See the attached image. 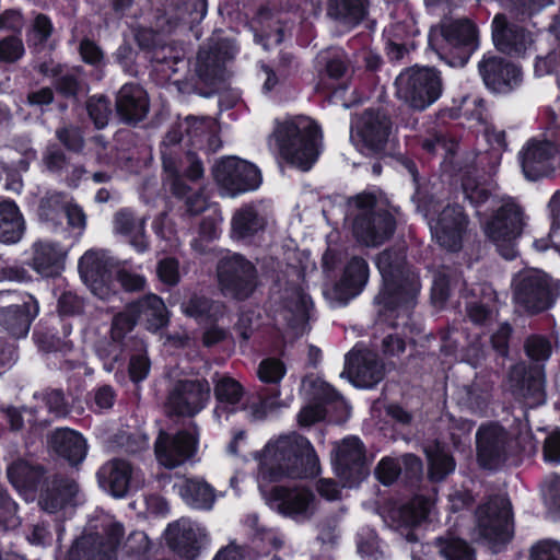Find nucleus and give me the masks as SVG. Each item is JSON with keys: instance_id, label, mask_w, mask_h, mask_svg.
I'll return each mask as SVG.
<instances>
[{"instance_id": "4be33fe9", "label": "nucleus", "mask_w": 560, "mask_h": 560, "mask_svg": "<svg viewBox=\"0 0 560 560\" xmlns=\"http://www.w3.org/2000/svg\"><path fill=\"white\" fill-rule=\"evenodd\" d=\"M369 279V265L361 257H352L346 265L342 279L328 289L327 299L337 305H345L357 296Z\"/></svg>"}, {"instance_id": "72a5a7b5", "label": "nucleus", "mask_w": 560, "mask_h": 560, "mask_svg": "<svg viewBox=\"0 0 560 560\" xmlns=\"http://www.w3.org/2000/svg\"><path fill=\"white\" fill-rule=\"evenodd\" d=\"M49 445L71 464L82 462L86 455V443L83 436L67 428L54 431L49 439Z\"/></svg>"}, {"instance_id": "69168bd1", "label": "nucleus", "mask_w": 560, "mask_h": 560, "mask_svg": "<svg viewBox=\"0 0 560 560\" xmlns=\"http://www.w3.org/2000/svg\"><path fill=\"white\" fill-rule=\"evenodd\" d=\"M58 140L71 151H80L83 148L84 140L81 131L77 127L65 126L56 131Z\"/></svg>"}, {"instance_id": "b1692460", "label": "nucleus", "mask_w": 560, "mask_h": 560, "mask_svg": "<svg viewBox=\"0 0 560 560\" xmlns=\"http://www.w3.org/2000/svg\"><path fill=\"white\" fill-rule=\"evenodd\" d=\"M268 220L269 213L262 202L244 205L231 219L232 236L240 241H250L266 230Z\"/></svg>"}, {"instance_id": "5fc2aeb1", "label": "nucleus", "mask_w": 560, "mask_h": 560, "mask_svg": "<svg viewBox=\"0 0 560 560\" xmlns=\"http://www.w3.org/2000/svg\"><path fill=\"white\" fill-rule=\"evenodd\" d=\"M524 349L527 357L536 362L547 361L552 352L550 341L539 335L529 336L524 343Z\"/></svg>"}, {"instance_id": "09e8293b", "label": "nucleus", "mask_w": 560, "mask_h": 560, "mask_svg": "<svg viewBox=\"0 0 560 560\" xmlns=\"http://www.w3.org/2000/svg\"><path fill=\"white\" fill-rule=\"evenodd\" d=\"M436 546L445 560H476L475 550L462 538H436Z\"/></svg>"}, {"instance_id": "f8f14e48", "label": "nucleus", "mask_w": 560, "mask_h": 560, "mask_svg": "<svg viewBox=\"0 0 560 560\" xmlns=\"http://www.w3.org/2000/svg\"><path fill=\"white\" fill-rule=\"evenodd\" d=\"M214 178L226 196L256 190L262 182L259 168L250 162L230 156L214 168Z\"/></svg>"}, {"instance_id": "bf43d9fd", "label": "nucleus", "mask_w": 560, "mask_h": 560, "mask_svg": "<svg viewBox=\"0 0 560 560\" xmlns=\"http://www.w3.org/2000/svg\"><path fill=\"white\" fill-rule=\"evenodd\" d=\"M57 91L66 97H75L82 90V79L80 70H71L59 74L56 83Z\"/></svg>"}, {"instance_id": "39448f33", "label": "nucleus", "mask_w": 560, "mask_h": 560, "mask_svg": "<svg viewBox=\"0 0 560 560\" xmlns=\"http://www.w3.org/2000/svg\"><path fill=\"white\" fill-rule=\"evenodd\" d=\"M353 234L366 246L384 243L394 232V220L372 194H360L350 201Z\"/></svg>"}, {"instance_id": "864d4df0", "label": "nucleus", "mask_w": 560, "mask_h": 560, "mask_svg": "<svg viewBox=\"0 0 560 560\" xmlns=\"http://www.w3.org/2000/svg\"><path fill=\"white\" fill-rule=\"evenodd\" d=\"M88 112L96 128H104L112 115L110 103L105 96H92L88 101Z\"/></svg>"}, {"instance_id": "6e6d98bb", "label": "nucleus", "mask_w": 560, "mask_h": 560, "mask_svg": "<svg viewBox=\"0 0 560 560\" xmlns=\"http://www.w3.org/2000/svg\"><path fill=\"white\" fill-rule=\"evenodd\" d=\"M138 323L136 313L131 311V304L118 313L112 324V338L116 341L121 340Z\"/></svg>"}, {"instance_id": "9d476101", "label": "nucleus", "mask_w": 560, "mask_h": 560, "mask_svg": "<svg viewBox=\"0 0 560 560\" xmlns=\"http://www.w3.org/2000/svg\"><path fill=\"white\" fill-rule=\"evenodd\" d=\"M221 292L236 300L248 299L258 285V272L254 264L238 254L224 257L218 265Z\"/></svg>"}, {"instance_id": "a19ab883", "label": "nucleus", "mask_w": 560, "mask_h": 560, "mask_svg": "<svg viewBox=\"0 0 560 560\" xmlns=\"http://www.w3.org/2000/svg\"><path fill=\"white\" fill-rule=\"evenodd\" d=\"M182 312L198 320H215L224 314V305L205 295L194 293L180 305Z\"/></svg>"}, {"instance_id": "de8ad7c7", "label": "nucleus", "mask_w": 560, "mask_h": 560, "mask_svg": "<svg viewBox=\"0 0 560 560\" xmlns=\"http://www.w3.org/2000/svg\"><path fill=\"white\" fill-rule=\"evenodd\" d=\"M478 529L480 542L488 547L491 552L499 553L506 549V546L514 537V527H474Z\"/></svg>"}, {"instance_id": "a211bd4d", "label": "nucleus", "mask_w": 560, "mask_h": 560, "mask_svg": "<svg viewBox=\"0 0 560 560\" xmlns=\"http://www.w3.org/2000/svg\"><path fill=\"white\" fill-rule=\"evenodd\" d=\"M98 482L115 498L125 497L130 490L144 486V476L124 459H112L98 472Z\"/></svg>"}, {"instance_id": "2f4dec72", "label": "nucleus", "mask_w": 560, "mask_h": 560, "mask_svg": "<svg viewBox=\"0 0 560 560\" xmlns=\"http://www.w3.org/2000/svg\"><path fill=\"white\" fill-rule=\"evenodd\" d=\"M131 304L138 322L151 331H158L168 324V311L164 301L156 294H147Z\"/></svg>"}, {"instance_id": "3c124183", "label": "nucleus", "mask_w": 560, "mask_h": 560, "mask_svg": "<svg viewBox=\"0 0 560 560\" xmlns=\"http://www.w3.org/2000/svg\"><path fill=\"white\" fill-rule=\"evenodd\" d=\"M488 398V389L477 383L464 386L458 394L459 402L472 411H481L487 405Z\"/></svg>"}, {"instance_id": "0e129e2a", "label": "nucleus", "mask_w": 560, "mask_h": 560, "mask_svg": "<svg viewBox=\"0 0 560 560\" xmlns=\"http://www.w3.org/2000/svg\"><path fill=\"white\" fill-rule=\"evenodd\" d=\"M116 280L120 283L124 290L129 292L141 291L147 284L144 276L126 268L117 270Z\"/></svg>"}, {"instance_id": "052dcab7", "label": "nucleus", "mask_w": 560, "mask_h": 560, "mask_svg": "<svg viewBox=\"0 0 560 560\" xmlns=\"http://www.w3.org/2000/svg\"><path fill=\"white\" fill-rule=\"evenodd\" d=\"M156 276L166 285H176L180 280L179 262L173 257L161 259L156 265Z\"/></svg>"}, {"instance_id": "4468645a", "label": "nucleus", "mask_w": 560, "mask_h": 560, "mask_svg": "<svg viewBox=\"0 0 560 560\" xmlns=\"http://www.w3.org/2000/svg\"><path fill=\"white\" fill-rule=\"evenodd\" d=\"M165 545L178 560H198L211 546L207 527H165Z\"/></svg>"}, {"instance_id": "6ab92c4d", "label": "nucleus", "mask_w": 560, "mask_h": 560, "mask_svg": "<svg viewBox=\"0 0 560 560\" xmlns=\"http://www.w3.org/2000/svg\"><path fill=\"white\" fill-rule=\"evenodd\" d=\"M197 442L194 432L180 431L171 435L161 431L154 444L156 459L166 468L178 467L195 454Z\"/></svg>"}, {"instance_id": "37998d69", "label": "nucleus", "mask_w": 560, "mask_h": 560, "mask_svg": "<svg viewBox=\"0 0 560 560\" xmlns=\"http://www.w3.org/2000/svg\"><path fill=\"white\" fill-rule=\"evenodd\" d=\"M63 255L60 248L50 243L37 242L34 244L33 267L45 277L57 273Z\"/></svg>"}, {"instance_id": "49530a36", "label": "nucleus", "mask_w": 560, "mask_h": 560, "mask_svg": "<svg viewBox=\"0 0 560 560\" xmlns=\"http://www.w3.org/2000/svg\"><path fill=\"white\" fill-rule=\"evenodd\" d=\"M424 452L429 460L430 476L433 480H442L454 470L453 458L439 443L427 445Z\"/></svg>"}, {"instance_id": "13d9d810", "label": "nucleus", "mask_w": 560, "mask_h": 560, "mask_svg": "<svg viewBox=\"0 0 560 560\" xmlns=\"http://www.w3.org/2000/svg\"><path fill=\"white\" fill-rule=\"evenodd\" d=\"M257 374L264 383L278 384L285 374V366L280 360L268 358L259 363Z\"/></svg>"}, {"instance_id": "603ef678", "label": "nucleus", "mask_w": 560, "mask_h": 560, "mask_svg": "<svg viewBox=\"0 0 560 560\" xmlns=\"http://www.w3.org/2000/svg\"><path fill=\"white\" fill-rule=\"evenodd\" d=\"M25 54V46L21 37L15 35L7 36L0 39V61L4 63H15Z\"/></svg>"}, {"instance_id": "58836bf2", "label": "nucleus", "mask_w": 560, "mask_h": 560, "mask_svg": "<svg viewBox=\"0 0 560 560\" xmlns=\"http://www.w3.org/2000/svg\"><path fill=\"white\" fill-rule=\"evenodd\" d=\"M479 525H509L513 522L510 501L504 497L491 498L476 512Z\"/></svg>"}, {"instance_id": "ddd939ff", "label": "nucleus", "mask_w": 560, "mask_h": 560, "mask_svg": "<svg viewBox=\"0 0 560 560\" xmlns=\"http://www.w3.org/2000/svg\"><path fill=\"white\" fill-rule=\"evenodd\" d=\"M209 397L210 386L206 380H180L170 392L166 408L171 413L192 417L205 408Z\"/></svg>"}, {"instance_id": "473e14b6", "label": "nucleus", "mask_w": 560, "mask_h": 560, "mask_svg": "<svg viewBox=\"0 0 560 560\" xmlns=\"http://www.w3.org/2000/svg\"><path fill=\"white\" fill-rule=\"evenodd\" d=\"M282 316L288 324L296 330V334H304L307 329L312 302L307 294L299 288L285 291Z\"/></svg>"}, {"instance_id": "7ed1b4c3", "label": "nucleus", "mask_w": 560, "mask_h": 560, "mask_svg": "<svg viewBox=\"0 0 560 560\" xmlns=\"http://www.w3.org/2000/svg\"><path fill=\"white\" fill-rule=\"evenodd\" d=\"M77 538L68 553V560H117V551L122 546L128 556L144 558L153 542L145 532L132 530L125 539V527H102L104 532H86Z\"/></svg>"}, {"instance_id": "e2e57ef3", "label": "nucleus", "mask_w": 560, "mask_h": 560, "mask_svg": "<svg viewBox=\"0 0 560 560\" xmlns=\"http://www.w3.org/2000/svg\"><path fill=\"white\" fill-rule=\"evenodd\" d=\"M164 170L166 172L165 180L172 192L177 197H185L188 191V187L179 177V171L175 161L166 159V153H164Z\"/></svg>"}, {"instance_id": "4c0bfd02", "label": "nucleus", "mask_w": 560, "mask_h": 560, "mask_svg": "<svg viewBox=\"0 0 560 560\" xmlns=\"http://www.w3.org/2000/svg\"><path fill=\"white\" fill-rule=\"evenodd\" d=\"M114 230L117 234L128 237L129 243L137 252L143 253L148 249L143 218H138L128 210H121L115 215Z\"/></svg>"}, {"instance_id": "f03ea898", "label": "nucleus", "mask_w": 560, "mask_h": 560, "mask_svg": "<svg viewBox=\"0 0 560 560\" xmlns=\"http://www.w3.org/2000/svg\"><path fill=\"white\" fill-rule=\"evenodd\" d=\"M405 258L402 249L384 250L377 256L376 266L384 284L383 290L375 298L376 303L383 305L378 323L392 318L395 311L408 318L419 293V278L406 266Z\"/></svg>"}, {"instance_id": "9b49d317", "label": "nucleus", "mask_w": 560, "mask_h": 560, "mask_svg": "<svg viewBox=\"0 0 560 560\" xmlns=\"http://www.w3.org/2000/svg\"><path fill=\"white\" fill-rule=\"evenodd\" d=\"M440 39L444 43L441 45V49L456 50L455 63L464 66L478 47V31L469 20H445L439 28H434L430 33L432 46L439 45Z\"/></svg>"}, {"instance_id": "0eeeda50", "label": "nucleus", "mask_w": 560, "mask_h": 560, "mask_svg": "<svg viewBox=\"0 0 560 560\" xmlns=\"http://www.w3.org/2000/svg\"><path fill=\"white\" fill-rule=\"evenodd\" d=\"M396 94L405 104L417 110L431 106L442 94V81L431 68L412 67L396 78Z\"/></svg>"}, {"instance_id": "a878e982", "label": "nucleus", "mask_w": 560, "mask_h": 560, "mask_svg": "<svg viewBox=\"0 0 560 560\" xmlns=\"http://www.w3.org/2000/svg\"><path fill=\"white\" fill-rule=\"evenodd\" d=\"M390 126V120L384 113L365 110L357 126L364 148L371 153L382 152L388 141Z\"/></svg>"}, {"instance_id": "6e6552de", "label": "nucleus", "mask_w": 560, "mask_h": 560, "mask_svg": "<svg viewBox=\"0 0 560 560\" xmlns=\"http://www.w3.org/2000/svg\"><path fill=\"white\" fill-rule=\"evenodd\" d=\"M331 464L343 487H357L370 472L366 448L357 436H348L335 443Z\"/></svg>"}, {"instance_id": "bb28decb", "label": "nucleus", "mask_w": 560, "mask_h": 560, "mask_svg": "<svg viewBox=\"0 0 560 560\" xmlns=\"http://www.w3.org/2000/svg\"><path fill=\"white\" fill-rule=\"evenodd\" d=\"M492 38L497 48L506 54L522 55L532 45L529 33L508 22L505 15L497 14L492 22Z\"/></svg>"}, {"instance_id": "cd10ccee", "label": "nucleus", "mask_w": 560, "mask_h": 560, "mask_svg": "<svg viewBox=\"0 0 560 560\" xmlns=\"http://www.w3.org/2000/svg\"><path fill=\"white\" fill-rule=\"evenodd\" d=\"M116 112L127 124L141 121L149 112L147 92L138 84H124L116 96Z\"/></svg>"}, {"instance_id": "f257e3e1", "label": "nucleus", "mask_w": 560, "mask_h": 560, "mask_svg": "<svg viewBox=\"0 0 560 560\" xmlns=\"http://www.w3.org/2000/svg\"><path fill=\"white\" fill-rule=\"evenodd\" d=\"M319 472V459L301 435L281 436L261 452L257 482L266 504L293 521L310 518L316 511L315 494L306 487L275 485L285 479L311 478Z\"/></svg>"}, {"instance_id": "c756f323", "label": "nucleus", "mask_w": 560, "mask_h": 560, "mask_svg": "<svg viewBox=\"0 0 560 560\" xmlns=\"http://www.w3.org/2000/svg\"><path fill=\"white\" fill-rule=\"evenodd\" d=\"M186 145L194 149L215 151L220 148L218 126L212 118L187 117L183 121Z\"/></svg>"}, {"instance_id": "1a4fd4ad", "label": "nucleus", "mask_w": 560, "mask_h": 560, "mask_svg": "<svg viewBox=\"0 0 560 560\" xmlns=\"http://www.w3.org/2000/svg\"><path fill=\"white\" fill-rule=\"evenodd\" d=\"M514 303L527 313H539L553 302L549 277L536 268L517 272L512 281Z\"/></svg>"}, {"instance_id": "c03bdc74", "label": "nucleus", "mask_w": 560, "mask_h": 560, "mask_svg": "<svg viewBox=\"0 0 560 560\" xmlns=\"http://www.w3.org/2000/svg\"><path fill=\"white\" fill-rule=\"evenodd\" d=\"M479 301L467 304V316L476 325H488L495 319L498 312L497 295L491 288H486Z\"/></svg>"}, {"instance_id": "393cba45", "label": "nucleus", "mask_w": 560, "mask_h": 560, "mask_svg": "<svg viewBox=\"0 0 560 560\" xmlns=\"http://www.w3.org/2000/svg\"><path fill=\"white\" fill-rule=\"evenodd\" d=\"M479 72L485 84L498 93H508L521 82V71L500 57L485 56L479 62Z\"/></svg>"}, {"instance_id": "aec40b11", "label": "nucleus", "mask_w": 560, "mask_h": 560, "mask_svg": "<svg viewBox=\"0 0 560 560\" xmlns=\"http://www.w3.org/2000/svg\"><path fill=\"white\" fill-rule=\"evenodd\" d=\"M508 431L498 423L481 425L476 433L477 457L485 468H493L508 455L511 444Z\"/></svg>"}, {"instance_id": "f704fd0d", "label": "nucleus", "mask_w": 560, "mask_h": 560, "mask_svg": "<svg viewBox=\"0 0 560 560\" xmlns=\"http://www.w3.org/2000/svg\"><path fill=\"white\" fill-rule=\"evenodd\" d=\"M7 475L19 492L23 493L26 499H33L34 491L40 482L44 471L39 465L19 459L8 467Z\"/></svg>"}, {"instance_id": "c85d7f7f", "label": "nucleus", "mask_w": 560, "mask_h": 560, "mask_svg": "<svg viewBox=\"0 0 560 560\" xmlns=\"http://www.w3.org/2000/svg\"><path fill=\"white\" fill-rule=\"evenodd\" d=\"M434 502L424 497L418 495L409 502L394 506L389 511L392 522L401 525H420L422 523L438 522Z\"/></svg>"}, {"instance_id": "2eb2a0df", "label": "nucleus", "mask_w": 560, "mask_h": 560, "mask_svg": "<svg viewBox=\"0 0 560 560\" xmlns=\"http://www.w3.org/2000/svg\"><path fill=\"white\" fill-rule=\"evenodd\" d=\"M19 303L20 296L10 290L0 291V325L13 337H25L38 307L32 298Z\"/></svg>"}, {"instance_id": "ea45409f", "label": "nucleus", "mask_w": 560, "mask_h": 560, "mask_svg": "<svg viewBox=\"0 0 560 560\" xmlns=\"http://www.w3.org/2000/svg\"><path fill=\"white\" fill-rule=\"evenodd\" d=\"M184 501L195 509L210 510L214 503L215 494L213 488L199 479H187L178 490Z\"/></svg>"}, {"instance_id": "338daca9", "label": "nucleus", "mask_w": 560, "mask_h": 560, "mask_svg": "<svg viewBox=\"0 0 560 560\" xmlns=\"http://www.w3.org/2000/svg\"><path fill=\"white\" fill-rule=\"evenodd\" d=\"M375 474L383 485L388 486L399 476L400 466L396 459L386 457L378 463Z\"/></svg>"}, {"instance_id": "412c9836", "label": "nucleus", "mask_w": 560, "mask_h": 560, "mask_svg": "<svg viewBox=\"0 0 560 560\" xmlns=\"http://www.w3.org/2000/svg\"><path fill=\"white\" fill-rule=\"evenodd\" d=\"M557 153V147L550 141H528L518 154L525 177L537 180L551 174Z\"/></svg>"}, {"instance_id": "dca6fc26", "label": "nucleus", "mask_w": 560, "mask_h": 560, "mask_svg": "<svg viewBox=\"0 0 560 560\" xmlns=\"http://www.w3.org/2000/svg\"><path fill=\"white\" fill-rule=\"evenodd\" d=\"M109 268L110 258L103 250H88L79 261L81 278L101 300H109L115 293Z\"/></svg>"}, {"instance_id": "20e7f679", "label": "nucleus", "mask_w": 560, "mask_h": 560, "mask_svg": "<svg viewBox=\"0 0 560 560\" xmlns=\"http://www.w3.org/2000/svg\"><path fill=\"white\" fill-rule=\"evenodd\" d=\"M322 135L318 126L308 117L298 116L277 122L269 137L279 154L290 164L308 171L319 155Z\"/></svg>"}, {"instance_id": "680f3d73", "label": "nucleus", "mask_w": 560, "mask_h": 560, "mask_svg": "<svg viewBox=\"0 0 560 560\" xmlns=\"http://www.w3.org/2000/svg\"><path fill=\"white\" fill-rule=\"evenodd\" d=\"M401 26L394 25L388 31L387 55L392 60H399L415 47L412 42H400L399 30Z\"/></svg>"}, {"instance_id": "7c9ffc66", "label": "nucleus", "mask_w": 560, "mask_h": 560, "mask_svg": "<svg viewBox=\"0 0 560 560\" xmlns=\"http://www.w3.org/2000/svg\"><path fill=\"white\" fill-rule=\"evenodd\" d=\"M213 390L217 399L214 416L220 422L222 418L228 420L230 415L240 410L245 390L236 380L221 376L215 382Z\"/></svg>"}, {"instance_id": "423d86ee", "label": "nucleus", "mask_w": 560, "mask_h": 560, "mask_svg": "<svg viewBox=\"0 0 560 560\" xmlns=\"http://www.w3.org/2000/svg\"><path fill=\"white\" fill-rule=\"evenodd\" d=\"M525 224L526 217L522 207L513 198L503 197L492 217L483 224V231L503 258L514 259L517 255L516 241Z\"/></svg>"}, {"instance_id": "e433bc0d", "label": "nucleus", "mask_w": 560, "mask_h": 560, "mask_svg": "<svg viewBox=\"0 0 560 560\" xmlns=\"http://www.w3.org/2000/svg\"><path fill=\"white\" fill-rule=\"evenodd\" d=\"M25 232V220L12 200L0 202V242L15 244L21 241Z\"/></svg>"}, {"instance_id": "f3484780", "label": "nucleus", "mask_w": 560, "mask_h": 560, "mask_svg": "<svg viewBox=\"0 0 560 560\" xmlns=\"http://www.w3.org/2000/svg\"><path fill=\"white\" fill-rule=\"evenodd\" d=\"M467 223L468 219L462 207L448 205L435 218H431L430 229L440 246L456 252L462 247Z\"/></svg>"}, {"instance_id": "4d7b16f0", "label": "nucleus", "mask_w": 560, "mask_h": 560, "mask_svg": "<svg viewBox=\"0 0 560 560\" xmlns=\"http://www.w3.org/2000/svg\"><path fill=\"white\" fill-rule=\"evenodd\" d=\"M224 59V57H221L217 51L212 49H201L197 56L198 74L205 79L214 75Z\"/></svg>"}, {"instance_id": "8fccbe9b", "label": "nucleus", "mask_w": 560, "mask_h": 560, "mask_svg": "<svg viewBox=\"0 0 560 560\" xmlns=\"http://www.w3.org/2000/svg\"><path fill=\"white\" fill-rule=\"evenodd\" d=\"M67 197L61 192H48L39 203L38 214L46 221H56L66 211Z\"/></svg>"}, {"instance_id": "774afa93", "label": "nucleus", "mask_w": 560, "mask_h": 560, "mask_svg": "<svg viewBox=\"0 0 560 560\" xmlns=\"http://www.w3.org/2000/svg\"><path fill=\"white\" fill-rule=\"evenodd\" d=\"M529 560H560V545L540 541L532 548Z\"/></svg>"}, {"instance_id": "a18cd8bd", "label": "nucleus", "mask_w": 560, "mask_h": 560, "mask_svg": "<svg viewBox=\"0 0 560 560\" xmlns=\"http://www.w3.org/2000/svg\"><path fill=\"white\" fill-rule=\"evenodd\" d=\"M328 14L346 24H358L365 14L363 0H329Z\"/></svg>"}, {"instance_id": "c9c22d12", "label": "nucleus", "mask_w": 560, "mask_h": 560, "mask_svg": "<svg viewBox=\"0 0 560 560\" xmlns=\"http://www.w3.org/2000/svg\"><path fill=\"white\" fill-rule=\"evenodd\" d=\"M79 493L73 480L56 479L39 500L40 508L48 513H57L67 509Z\"/></svg>"}, {"instance_id": "79ce46f5", "label": "nucleus", "mask_w": 560, "mask_h": 560, "mask_svg": "<svg viewBox=\"0 0 560 560\" xmlns=\"http://www.w3.org/2000/svg\"><path fill=\"white\" fill-rule=\"evenodd\" d=\"M357 552L362 560H385L386 542L374 527H360L355 534Z\"/></svg>"}, {"instance_id": "5701e85b", "label": "nucleus", "mask_w": 560, "mask_h": 560, "mask_svg": "<svg viewBox=\"0 0 560 560\" xmlns=\"http://www.w3.org/2000/svg\"><path fill=\"white\" fill-rule=\"evenodd\" d=\"M346 374L354 386L371 388L383 380L384 365L372 352H351L341 376Z\"/></svg>"}]
</instances>
